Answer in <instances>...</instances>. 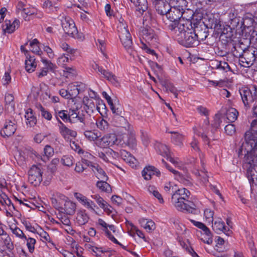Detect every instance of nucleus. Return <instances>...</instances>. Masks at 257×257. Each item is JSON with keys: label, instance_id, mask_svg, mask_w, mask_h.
<instances>
[{"label": "nucleus", "instance_id": "56", "mask_svg": "<svg viewBox=\"0 0 257 257\" xmlns=\"http://www.w3.org/2000/svg\"><path fill=\"white\" fill-rule=\"evenodd\" d=\"M250 32H251L249 38L250 43L253 45L255 49H257V28L252 31L250 30Z\"/></svg>", "mask_w": 257, "mask_h": 257}, {"label": "nucleus", "instance_id": "47", "mask_svg": "<svg viewBox=\"0 0 257 257\" xmlns=\"http://www.w3.org/2000/svg\"><path fill=\"white\" fill-rule=\"evenodd\" d=\"M155 20L153 17L151 12H147L143 18V25L144 26H150L153 24L155 23Z\"/></svg>", "mask_w": 257, "mask_h": 257}, {"label": "nucleus", "instance_id": "20", "mask_svg": "<svg viewBox=\"0 0 257 257\" xmlns=\"http://www.w3.org/2000/svg\"><path fill=\"white\" fill-rule=\"evenodd\" d=\"M19 25L20 21L16 19L12 23L10 20H6L3 28L6 32L11 34L19 27Z\"/></svg>", "mask_w": 257, "mask_h": 257}, {"label": "nucleus", "instance_id": "28", "mask_svg": "<svg viewBox=\"0 0 257 257\" xmlns=\"http://www.w3.org/2000/svg\"><path fill=\"white\" fill-rule=\"evenodd\" d=\"M83 84L78 85L77 83H70L68 86V90L71 95V99L73 97L75 98L78 95L80 91L82 90Z\"/></svg>", "mask_w": 257, "mask_h": 257}, {"label": "nucleus", "instance_id": "30", "mask_svg": "<svg viewBox=\"0 0 257 257\" xmlns=\"http://www.w3.org/2000/svg\"><path fill=\"white\" fill-rule=\"evenodd\" d=\"M212 64L214 66V68L216 69L221 70L223 72H227L231 70V68L228 63L224 61L214 60Z\"/></svg>", "mask_w": 257, "mask_h": 257}, {"label": "nucleus", "instance_id": "49", "mask_svg": "<svg viewBox=\"0 0 257 257\" xmlns=\"http://www.w3.org/2000/svg\"><path fill=\"white\" fill-rule=\"evenodd\" d=\"M10 229L16 237L21 239H27V236L25 235L23 231L19 227L17 226H15V227L11 226Z\"/></svg>", "mask_w": 257, "mask_h": 257}, {"label": "nucleus", "instance_id": "32", "mask_svg": "<svg viewBox=\"0 0 257 257\" xmlns=\"http://www.w3.org/2000/svg\"><path fill=\"white\" fill-rule=\"evenodd\" d=\"M155 149L156 151L163 157L168 156L170 151L168 147L164 144L156 142L155 144Z\"/></svg>", "mask_w": 257, "mask_h": 257}, {"label": "nucleus", "instance_id": "38", "mask_svg": "<svg viewBox=\"0 0 257 257\" xmlns=\"http://www.w3.org/2000/svg\"><path fill=\"white\" fill-rule=\"evenodd\" d=\"M178 241L181 247L190 253L192 257H199L193 249L190 246V244L187 241H185L180 238L179 239Z\"/></svg>", "mask_w": 257, "mask_h": 257}, {"label": "nucleus", "instance_id": "44", "mask_svg": "<svg viewBox=\"0 0 257 257\" xmlns=\"http://www.w3.org/2000/svg\"><path fill=\"white\" fill-rule=\"evenodd\" d=\"M133 3L135 4L136 7L137 8V10L141 14H142L148 9V6L147 0H137L136 3L135 1Z\"/></svg>", "mask_w": 257, "mask_h": 257}, {"label": "nucleus", "instance_id": "26", "mask_svg": "<svg viewBox=\"0 0 257 257\" xmlns=\"http://www.w3.org/2000/svg\"><path fill=\"white\" fill-rule=\"evenodd\" d=\"M0 235L2 236V240L6 249L10 252L12 251L14 249V245L11 237L5 231H3Z\"/></svg>", "mask_w": 257, "mask_h": 257}, {"label": "nucleus", "instance_id": "43", "mask_svg": "<svg viewBox=\"0 0 257 257\" xmlns=\"http://www.w3.org/2000/svg\"><path fill=\"white\" fill-rule=\"evenodd\" d=\"M238 112L234 108H229L226 112V118L230 122H234L237 118Z\"/></svg>", "mask_w": 257, "mask_h": 257}, {"label": "nucleus", "instance_id": "12", "mask_svg": "<svg viewBox=\"0 0 257 257\" xmlns=\"http://www.w3.org/2000/svg\"><path fill=\"white\" fill-rule=\"evenodd\" d=\"M17 129L16 121L15 119L7 120L1 134L3 137H9L13 135Z\"/></svg>", "mask_w": 257, "mask_h": 257}, {"label": "nucleus", "instance_id": "37", "mask_svg": "<svg viewBox=\"0 0 257 257\" xmlns=\"http://www.w3.org/2000/svg\"><path fill=\"white\" fill-rule=\"evenodd\" d=\"M91 164V162L90 161L86 159H82L81 162L76 163L74 170L78 173H81L86 169L84 165L90 167Z\"/></svg>", "mask_w": 257, "mask_h": 257}, {"label": "nucleus", "instance_id": "6", "mask_svg": "<svg viewBox=\"0 0 257 257\" xmlns=\"http://www.w3.org/2000/svg\"><path fill=\"white\" fill-rule=\"evenodd\" d=\"M42 169L40 167L33 165L28 172V180L35 186L39 185L42 181Z\"/></svg>", "mask_w": 257, "mask_h": 257}, {"label": "nucleus", "instance_id": "23", "mask_svg": "<svg viewBox=\"0 0 257 257\" xmlns=\"http://www.w3.org/2000/svg\"><path fill=\"white\" fill-rule=\"evenodd\" d=\"M160 172L153 166H148L144 169L142 171V175L145 180H150L152 176L156 174L158 176L160 174Z\"/></svg>", "mask_w": 257, "mask_h": 257}, {"label": "nucleus", "instance_id": "60", "mask_svg": "<svg viewBox=\"0 0 257 257\" xmlns=\"http://www.w3.org/2000/svg\"><path fill=\"white\" fill-rule=\"evenodd\" d=\"M194 31L196 32L195 37L197 38V40L198 43H199L200 41L205 40L206 38L207 37V33L204 31L194 30Z\"/></svg>", "mask_w": 257, "mask_h": 257}, {"label": "nucleus", "instance_id": "53", "mask_svg": "<svg viewBox=\"0 0 257 257\" xmlns=\"http://www.w3.org/2000/svg\"><path fill=\"white\" fill-rule=\"evenodd\" d=\"M27 241V246L28 247L29 251L32 253L35 250V246L36 243V240L35 238L32 237H29L27 239H24Z\"/></svg>", "mask_w": 257, "mask_h": 257}, {"label": "nucleus", "instance_id": "13", "mask_svg": "<svg viewBox=\"0 0 257 257\" xmlns=\"http://www.w3.org/2000/svg\"><path fill=\"white\" fill-rule=\"evenodd\" d=\"M62 27L64 32L68 35L75 38L78 34L77 29L72 20H65L62 22Z\"/></svg>", "mask_w": 257, "mask_h": 257}, {"label": "nucleus", "instance_id": "50", "mask_svg": "<svg viewBox=\"0 0 257 257\" xmlns=\"http://www.w3.org/2000/svg\"><path fill=\"white\" fill-rule=\"evenodd\" d=\"M148 190L150 194H152L153 195V196L157 198L160 203L163 202V199L162 195L155 187L154 186H149L148 188Z\"/></svg>", "mask_w": 257, "mask_h": 257}, {"label": "nucleus", "instance_id": "61", "mask_svg": "<svg viewBox=\"0 0 257 257\" xmlns=\"http://www.w3.org/2000/svg\"><path fill=\"white\" fill-rule=\"evenodd\" d=\"M61 162L64 165L70 167L73 164V158L71 156H64L61 159Z\"/></svg>", "mask_w": 257, "mask_h": 257}, {"label": "nucleus", "instance_id": "42", "mask_svg": "<svg viewBox=\"0 0 257 257\" xmlns=\"http://www.w3.org/2000/svg\"><path fill=\"white\" fill-rule=\"evenodd\" d=\"M97 127L101 131L106 132L108 131L109 124L108 122L102 118H100L96 120Z\"/></svg>", "mask_w": 257, "mask_h": 257}, {"label": "nucleus", "instance_id": "25", "mask_svg": "<svg viewBox=\"0 0 257 257\" xmlns=\"http://www.w3.org/2000/svg\"><path fill=\"white\" fill-rule=\"evenodd\" d=\"M37 67L36 59L33 56L27 55L25 60V69L29 73L34 72Z\"/></svg>", "mask_w": 257, "mask_h": 257}, {"label": "nucleus", "instance_id": "8", "mask_svg": "<svg viewBox=\"0 0 257 257\" xmlns=\"http://www.w3.org/2000/svg\"><path fill=\"white\" fill-rule=\"evenodd\" d=\"M18 8L22 10V15L26 21L30 20L31 18L37 17L40 18L42 14L38 13L36 9L33 7H26L22 2H20L18 4Z\"/></svg>", "mask_w": 257, "mask_h": 257}, {"label": "nucleus", "instance_id": "11", "mask_svg": "<svg viewBox=\"0 0 257 257\" xmlns=\"http://www.w3.org/2000/svg\"><path fill=\"white\" fill-rule=\"evenodd\" d=\"M239 93L244 105L246 108H249L250 104L254 101L250 88L246 87H242L239 90Z\"/></svg>", "mask_w": 257, "mask_h": 257}, {"label": "nucleus", "instance_id": "59", "mask_svg": "<svg viewBox=\"0 0 257 257\" xmlns=\"http://www.w3.org/2000/svg\"><path fill=\"white\" fill-rule=\"evenodd\" d=\"M56 117H60L64 121L69 122V116L67 114V110H55Z\"/></svg>", "mask_w": 257, "mask_h": 257}, {"label": "nucleus", "instance_id": "33", "mask_svg": "<svg viewBox=\"0 0 257 257\" xmlns=\"http://www.w3.org/2000/svg\"><path fill=\"white\" fill-rule=\"evenodd\" d=\"M66 199L64 203V207L62 210H64L67 214L72 215L75 212L76 204L72 201L68 200L67 198Z\"/></svg>", "mask_w": 257, "mask_h": 257}, {"label": "nucleus", "instance_id": "5", "mask_svg": "<svg viewBox=\"0 0 257 257\" xmlns=\"http://www.w3.org/2000/svg\"><path fill=\"white\" fill-rule=\"evenodd\" d=\"M119 37L126 52L131 56L135 57L137 52L134 49L132 38L129 31L119 34Z\"/></svg>", "mask_w": 257, "mask_h": 257}, {"label": "nucleus", "instance_id": "15", "mask_svg": "<svg viewBox=\"0 0 257 257\" xmlns=\"http://www.w3.org/2000/svg\"><path fill=\"white\" fill-rule=\"evenodd\" d=\"M97 225L100 226L101 229L104 232L105 235L110 239L111 238L113 239L115 241H116V239L111 234L109 231V229L112 231L113 232H115V227L113 225L108 224L104 220L101 218H99L97 221Z\"/></svg>", "mask_w": 257, "mask_h": 257}, {"label": "nucleus", "instance_id": "14", "mask_svg": "<svg viewBox=\"0 0 257 257\" xmlns=\"http://www.w3.org/2000/svg\"><path fill=\"white\" fill-rule=\"evenodd\" d=\"M212 227L213 230L217 234L224 233L227 236L232 234V231L225 226L224 222L221 219H218L213 223Z\"/></svg>", "mask_w": 257, "mask_h": 257}, {"label": "nucleus", "instance_id": "40", "mask_svg": "<svg viewBox=\"0 0 257 257\" xmlns=\"http://www.w3.org/2000/svg\"><path fill=\"white\" fill-rule=\"evenodd\" d=\"M141 225L147 231L151 232L155 229V224L152 220L143 219L141 222Z\"/></svg>", "mask_w": 257, "mask_h": 257}, {"label": "nucleus", "instance_id": "31", "mask_svg": "<svg viewBox=\"0 0 257 257\" xmlns=\"http://www.w3.org/2000/svg\"><path fill=\"white\" fill-rule=\"evenodd\" d=\"M170 5L167 2H164L160 3L158 5L155 6L158 13L161 15H167L168 11L170 10Z\"/></svg>", "mask_w": 257, "mask_h": 257}, {"label": "nucleus", "instance_id": "19", "mask_svg": "<svg viewBox=\"0 0 257 257\" xmlns=\"http://www.w3.org/2000/svg\"><path fill=\"white\" fill-rule=\"evenodd\" d=\"M182 16V13L180 10L176 7H170L169 10L166 15V17L172 22L177 21Z\"/></svg>", "mask_w": 257, "mask_h": 257}, {"label": "nucleus", "instance_id": "21", "mask_svg": "<svg viewBox=\"0 0 257 257\" xmlns=\"http://www.w3.org/2000/svg\"><path fill=\"white\" fill-rule=\"evenodd\" d=\"M121 155L124 161L128 163L132 168H136L138 165V162L137 159L130 153L122 151Z\"/></svg>", "mask_w": 257, "mask_h": 257}, {"label": "nucleus", "instance_id": "55", "mask_svg": "<svg viewBox=\"0 0 257 257\" xmlns=\"http://www.w3.org/2000/svg\"><path fill=\"white\" fill-rule=\"evenodd\" d=\"M69 116V122H74L76 120H78L80 122H83L84 118L80 115V112L78 111H75L72 114H68Z\"/></svg>", "mask_w": 257, "mask_h": 257}, {"label": "nucleus", "instance_id": "3", "mask_svg": "<svg viewBox=\"0 0 257 257\" xmlns=\"http://www.w3.org/2000/svg\"><path fill=\"white\" fill-rule=\"evenodd\" d=\"M249 137L247 136L246 142L242 143L239 151V155L244 153L243 168L257 166V136L255 135L253 140Z\"/></svg>", "mask_w": 257, "mask_h": 257}, {"label": "nucleus", "instance_id": "54", "mask_svg": "<svg viewBox=\"0 0 257 257\" xmlns=\"http://www.w3.org/2000/svg\"><path fill=\"white\" fill-rule=\"evenodd\" d=\"M41 61L44 65L45 67L44 68H46V70H47L48 71H51L54 72L57 68L55 64L52 63L50 61L47 60L46 59L42 58Z\"/></svg>", "mask_w": 257, "mask_h": 257}, {"label": "nucleus", "instance_id": "22", "mask_svg": "<svg viewBox=\"0 0 257 257\" xmlns=\"http://www.w3.org/2000/svg\"><path fill=\"white\" fill-rule=\"evenodd\" d=\"M90 168L98 179L108 180L106 173L98 165L91 163Z\"/></svg>", "mask_w": 257, "mask_h": 257}, {"label": "nucleus", "instance_id": "35", "mask_svg": "<svg viewBox=\"0 0 257 257\" xmlns=\"http://www.w3.org/2000/svg\"><path fill=\"white\" fill-rule=\"evenodd\" d=\"M201 164L202 169H200V170H196V171L195 172V174L196 176L200 177V179L203 183H205L208 182V176L205 171V163L202 159H201Z\"/></svg>", "mask_w": 257, "mask_h": 257}, {"label": "nucleus", "instance_id": "27", "mask_svg": "<svg viewBox=\"0 0 257 257\" xmlns=\"http://www.w3.org/2000/svg\"><path fill=\"white\" fill-rule=\"evenodd\" d=\"M25 117L26 120V124L30 127L34 126L37 122L36 117L34 116L33 110L28 108L26 110Z\"/></svg>", "mask_w": 257, "mask_h": 257}, {"label": "nucleus", "instance_id": "34", "mask_svg": "<svg viewBox=\"0 0 257 257\" xmlns=\"http://www.w3.org/2000/svg\"><path fill=\"white\" fill-rule=\"evenodd\" d=\"M209 126L202 125L198 129L195 131V133L196 135L201 137L203 141L206 142H208L209 140L207 136Z\"/></svg>", "mask_w": 257, "mask_h": 257}, {"label": "nucleus", "instance_id": "17", "mask_svg": "<svg viewBox=\"0 0 257 257\" xmlns=\"http://www.w3.org/2000/svg\"><path fill=\"white\" fill-rule=\"evenodd\" d=\"M243 169L246 170V175L251 188L256 186L257 185V166Z\"/></svg>", "mask_w": 257, "mask_h": 257}, {"label": "nucleus", "instance_id": "51", "mask_svg": "<svg viewBox=\"0 0 257 257\" xmlns=\"http://www.w3.org/2000/svg\"><path fill=\"white\" fill-rule=\"evenodd\" d=\"M71 59L69 57L68 55L63 54L60 56L57 59V64L63 67H64L67 63H69Z\"/></svg>", "mask_w": 257, "mask_h": 257}, {"label": "nucleus", "instance_id": "36", "mask_svg": "<svg viewBox=\"0 0 257 257\" xmlns=\"http://www.w3.org/2000/svg\"><path fill=\"white\" fill-rule=\"evenodd\" d=\"M169 133L172 134L171 141L174 144L178 146H182L184 140V136L177 132H169Z\"/></svg>", "mask_w": 257, "mask_h": 257}, {"label": "nucleus", "instance_id": "16", "mask_svg": "<svg viewBox=\"0 0 257 257\" xmlns=\"http://www.w3.org/2000/svg\"><path fill=\"white\" fill-rule=\"evenodd\" d=\"M57 120L60 133L64 139H69L71 138H75L76 137L77 133L76 131L66 127L58 118H57Z\"/></svg>", "mask_w": 257, "mask_h": 257}, {"label": "nucleus", "instance_id": "10", "mask_svg": "<svg viewBox=\"0 0 257 257\" xmlns=\"http://www.w3.org/2000/svg\"><path fill=\"white\" fill-rule=\"evenodd\" d=\"M189 220L194 225L201 229L204 232V234L207 236L206 238L202 239L203 241L208 244H211L213 241L212 235L210 229L204 223L201 222L197 221L191 219Z\"/></svg>", "mask_w": 257, "mask_h": 257}, {"label": "nucleus", "instance_id": "41", "mask_svg": "<svg viewBox=\"0 0 257 257\" xmlns=\"http://www.w3.org/2000/svg\"><path fill=\"white\" fill-rule=\"evenodd\" d=\"M84 135L85 138L89 141L95 142L100 137V133L98 131H86L84 132Z\"/></svg>", "mask_w": 257, "mask_h": 257}, {"label": "nucleus", "instance_id": "7", "mask_svg": "<svg viewBox=\"0 0 257 257\" xmlns=\"http://www.w3.org/2000/svg\"><path fill=\"white\" fill-rule=\"evenodd\" d=\"M117 139L114 134H107L101 138H98L95 144L100 148H106L117 144Z\"/></svg>", "mask_w": 257, "mask_h": 257}, {"label": "nucleus", "instance_id": "24", "mask_svg": "<svg viewBox=\"0 0 257 257\" xmlns=\"http://www.w3.org/2000/svg\"><path fill=\"white\" fill-rule=\"evenodd\" d=\"M254 23H257V14L254 16L247 14L243 18L242 27L243 29L245 28H249L252 26Z\"/></svg>", "mask_w": 257, "mask_h": 257}, {"label": "nucleus", "instance_id": "48", "mask_svg": "<svg viewBox=\"0 0 257 257\" xmlns=\"http://www.w3.org/2000/svg\"><path fill=\"white\" fill-rule=\"evenodd\" d=\"M39 42L37 39H34L30 44L31 47V51L36 54L41 56L42 52L38 46Z\"/></svg>", "mask_w": 257, "mask_h": 257}, {"label": "nucleus", "instance_id": "57", "mask_svg": "<svg viewBox=\"0 0 257 257\" xmlns=\"http://www.w3.org/2000/svg\"><path fill=\"white\" fill-rule=\"evenodd\" d=\"M5 102L6 105H9L11 106V109L14 110L15 109V103L14 102V96L13 94L10 93H6L5 95Z\"/></svg>", "mask_w": 257, "mask_h": 257}, {"label": "nucleus", "instance_id": "4", "mask_svg": "<svg viewBox=\"0 0 257 257\" xmlns=\"http://www.w3.org/2000/svg\"><path fill=\"white\" fill-rule=\"evenodd\" d=\"M91 67L97 73L101 75L102 77L105 78L113 85L115 86L119 85L118 78L108 70L104 69L102 66H99L95 62L91 64Z\"/></svg>", "mask_w": 257, "mask_h": 257}, {"label": "nucleus", "instance_id": "2", "mask_svg": "<svg viewBox=\"0 0 257 257\" xmlns=\"http://www.w3.org/2000/svg\"><path fill=\"white\" fill-rule=\"evenodd\" d=\"M190 191L185 188H178L172 195V202L176 209L180 211L198 214L199 209L196 205L189 200Z\"/></svg>", "mask_w": 257, "mask_h": 257}, {"label": "nucleus", "instance_id": "39", "mask_svg": "<svg viewBox=\"0 0 257 257\" xmlns=\"http://www.w3.org/2000/svg\"><path fill=\"white\" fill-rule=\"evenodd\" d=\"M43 156L41 157V160L44 162H46L48 161L50 158L54 154V150L52 147H51L50 145H47L44 149L43 152Z\"/></svg>", "mask_w": 257, "mask_h": 257}, {"label": "nucleus", "instance_id": "29", "mask_svg": "<svg viewBox=\"0 0 257 257\" xmlns=\"http://www.w3.org/2000/svg\"><path fill=\"white\" fill-rule=\"evenodd\" d=\"M89 219V216L86 213V211L82 210L77 212L76 221L78 225H83L88 221Z\"/></svg>", "mask_w": 257, "mask_h": 257}, {"label": "nucleus", "instance_id": "58", "mask_svg": "<svg viewBox=\"0 0 257 257\" xmlns=\"http://www.w3.org/2000/svg\"><path fill=\"white\" fill-rule=\"evenodd\" d=\"M91 197L95 200L99 207L101 208H104L107 203L99 195L94 194L91 195Z\"/></svg>", "mask_w": 257, "mask_h": 257}, {"label": "nucleus", "instance_id": "62", "mask_svg": "<svg viewBox=\"0 0 257 257\" xmlns=\"http://www.w3.org/2000/svg\"><path fill=\"white\" fill-rule=\"evenodd\" d=\"M39 110L41 112V114L42 116V117H43L48 120H51L52 118V115L49 111L46 109L42 105H40Z\"/></svg>", "mask_w": 257, "mask_h": 257}, {"label": "nucleus", "instance_id": "45", "mask_svg": "<svg viewBox=\"0 0 257 257\" xmlns=\"http://www.w3.org/2000/svg\"><path fill=\"white\" fill-rule=\"evenodd\" d=\"M107 180H101V181H98L96 183V186L102 191L109 192L111 191V187L110 185L106 182Z\"/></svg>", "mask_w": 257, "mask_h": 257}, {"label": "nucleus", "instance_id": "63", "mask_svg": "<svg viewBox=\"0 0 257 257\" xmlns=\"http://www.w3.org/2000/svg\"><path fill=\"white\" fill-rule=\"evenodd\" d=\"M74 196L76 199L84 206L86 204V202H88V201L89 200L86 196L80 193H75Z\"/></svg>", "mask_w": 257, "mask_h": 257}, {"label": "nucleus", "instance_id": "52", "mask_svg": "<svg viewBox=\"0 0 257 257\" xmlns=\"http://www.w3.org/2000/svg\"><path fill=\"white\" fill-rule=\"evenodd\" d=\"M164 189L166 192L172 195L174 193H175V192L177 191L178 188L177 185L174 183L172 182H168L165 184Z\"/></svg>", "mask_w": 257, "mask_h": 257}, {"label": "nucleus", "instance_id": "18", "mask_svg": "<svg viewBox=\"0 0 257 257\" xmlns=\"http://www.w3.org/2000/svg\"><path fill=\"white\" fill-rule=\"evenodd\" d=\"M140 35L146 42H150L154 39H156V35L150 26H143L140 31Z\"/></svg>", "mask_w": 257, "mask_h": 257}, {"label": "nucleus", "instance_id": "1", "mask_svg": "<svg viewBox=\"0 0 257 257\" xmlns=\"http://www.w3.org/2000/svg\"><path fill=\"white\" fill-rule=\"evenodd\" d=\"M172 35L175 40L186 47H193L198 45L196 37V32L189 29L184 24L179 23L169 25Z\"/></svg>", "mask_w": 257, "mask_h": 257}, {"label": "nucleus", "instance_id": "9", "mask_svg": "<svg viewBox=\"0 0 257 257\" xmlns=\"http://www.w3.org/2000/svg\"><path fill=\"white\" fill-rule=\"evenodd\" d=\"M118 118L120 121L124 123V125L122 126L121 127H124L125 130L127 131L128 138L126 141L127 144L129 146L133 147L136 144V139L135 135L134 133L130 124L123 116H119Z\"/></svg>", "mask_w": 257, "mask_h": 257}, {"label": "nucleus", "instance_id": "64", "mask_svg": "<svg viewBox=\"0 0 257 257\" xmlns=\"http://www.w3.org/2000/svg\"><path fill=\"white\" fill-rule=\"evenodd\" d=\"M204 215L205 219L209 222H212L213 219L214 211L209 208L204 210Z\"/></svg>", "mask_w": 257, "mask_h": 257}, {"label": "nucleus", "instance_id": "46", "mask_svg": "<svg viewBox=\"0 0 257 257\" xmlns=\"http://www.w3.org/2000/svg\"><path fill=\"white\" fill-rule=\"evenodd\" d=\"M162 161L165 167L174 175L175 178L178 181L181 182L183 180V176L178 171L170 166L163 159H162Z\"/></svg>", "mask_w": 257, "mask_h": 257}]
</instances>
